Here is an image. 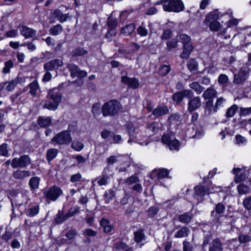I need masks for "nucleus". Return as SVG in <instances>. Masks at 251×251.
<instances>
[{
  "mask_svg": "<svg viewBox=\"0 0 251 251\" xmlns=\"http://www.w3.org/2000/svg\"><path fill=\"white\" fill-rule=\"evenodd\" d=\"M63 89L62 87L54 88L49 91L48 95V100L43 101V107L50 110H55L61 102Z\"/></svg>",
  "mask_w": 251,
  "mask_h": 251,
  "instance_id": "1",
  "label": "nucleus"
},
{
  "mask_svg": "<svg viewBox=\"0 0 251 251\" xmlns=\"http://www.w3.org/2000/svg\"><path fill=\"white\" fill-rule=\"evenodd\" d=\"M122 108V105L117 100H111L105 103L102 106L101 112L103 116H114Z\"/></svg>",
  "mask_w": 251,
  "mask_h": 251,
  "instance_id": "2",
  "label": "nucleus"
},
{
  "mask_svg": "<svg viewBox=\"0 0 251 251\" xmlns=\"http://www.w3.org/2000/svg\"><path fill=\"white\" fill-rule=\"evenodd\" d=\"M179 38L180 42L183 44V50L180 55V57L182 59H187L193 50L191 38L185 34H180Z\"/></svg>",
  "mask_w": 251,
  "mask_h": 251,
  "instance_id": "3",
  "label": "nucleus"
},
{
  "mask_svg": "<svg viewBox=\"0 0 251 251\" xmlns=\"http://www.w3.org/2000/svg\"><path fill=\"white\" fill-rule=\"evenodd\" d=\"M184 5L181 0H167L164 5V10L168 12H179L183 10Z\"/></svg>",
  "mask_w": 251,
  "mask_h": 251,
  "instance_id": "4",
  "label": "nucleus"
},
{
  "mask_svg": "<svg viewBox=\"0 0 251 251\" xmlns=\"http://www.w3.org/2000/svg\"><path fill=\"white\" fill-rule=\"evenodd\" d=\"M31 164V159L27 155H23L20 157L14 158L11 162L13 168H25Z\"/></svg>",
  "mask_w": 251,
  "mask_h": 251,
  "instance_id": "5",
  "label": "nucleus"
},
{
  "mask_svg": "<svg viewBox=\"0 0 251 251\" xmlns=\"http://www.w3.org/2000/svg\"><path fill=\"white\" fill-rule=\"evenodd\" d=\"M162 142L164 144H167L170 150L172 151H178L179 150V142L173 134L164 135L162 137Z\"/></svg>",
  "mask_w": 251,
  "mask_h": 251,
  "instance_id": "6",
  "label": "nucleus"
},
{
  "mask_svg": "<svg viewBox=\"0 0 251 251\" xmlns=\"http://www.w3.org/2000/svg\"><path fill=\"white\" fill-rule=\"evenodd\" d=\"M61 190L56 187L52 186L50 189L44 191V197L48 200L55 201L61 194Z\"/></svg>",
  "mask_w": 251,
  "mask_h": 251,
  "instance_id": "7",
  "label": "nucleus"
},
{
  "mask_svg": "<svg viewBox=\"0 0 251 251\" xmlns=\"http://www.w3.org/2000/svg\"><path fill=\"white\" fill-rule=\"evenodd\" d=\"M193 96V93L192 91L189 90H185L180 92L175 93L173 95V100L176 102V103H180L183 98L186 97L187 99H191Z\"/></svg>",
  "mask_w": 251,
  "mask_h": 251,
  "instance_id": "8",
  "label": "nucleus"
},
{
  "mask_svg": "<svg viewBox=\"0 0 251 251\" xmlns=\"http://www.w3.org/2000/svg\"><path fill=\"white\" fill-rule=\"evenodd\" d=\"M67 68L70 72L71 76L73 77H78L83 78L86 76L87 72L80 69L75 64H70L67 66Z\"/></svg>",
  "mask_w": 251,
  "mask_h": 251,
  "instance_id": "9",
  "label": "nucleus"
},
{
  "mask_svg": "<svg viewBox=\"0 0 251 251\" xmlns=\"http://www.w3.org/2000/svg\"><path fill=\"white\" fill-rule=\"evenodd\" d=\"M63 65V61L60 59H53L46 63L44 65V69L46 71H50L57 69Z\"/></svg>",
  "mask_w": 251,
  "mask_h": 251,
  "instance_id": "10",
  "label": "nucleus"
},
{
  "mask_svg": "<svg viewBox=\"0 0 251 251\" xmlns=\"http://www.w3.org/2000/svg\"><path fill=\"white\" fill-rule=\"evenodd\" d=\"M121 81L128 86L129 87L135 89H137L140 83L138 79L136 78H130L127 76H123L121 77Z\"/></svg>",
  "mask_w": 251,
  "mask_h": 251,
  "instance_id": "11",
  "label": "nucleus"
},
{
  "mask_svg": "<svg viewBox=\"0 0 251 251\" xmlns=\"http://www.w3.org/2000/svg\"><path fill=\"white\" fill-rule=\"evenodd\" d=\"M30 176L31 173L30 171L20 169H18L12 173L13 177L18 181H22Z\"/></svg>",
  "mask_w": 251,
  "mask_h": 251,
  "instance_id": "12",
  "label": "nucleus"
},
{
  "mask_svg": "<svg viewBox=\"0 0 251 251\" xmlns=\"http://www.w3.org/2000/svg\"><path fill=\"white\" fill-rule=\"evenodd\" d=\"M249 69H241L239 72L234 75V82L236 84H240L245 81L249 74Z\"/></svg>",
  "mask_w": 251,
  "mask_h": 251,
  "instance_id": "13",
  "label": "nucleus"
},
{
  "mask_svg": "<svg viewBox=\"0 0 251 251\" xmlns=\"http://www.w3.org/2000/svg\"><path fill=\"white\" fill-rule=\"evenodd\" d=\"M134 239L135 242L140 246H143L146 240V236L143 230L139 229L134 232Z\"/></svg>",
  "mask_w": 251,
  "mask_h": 251,
  "instance_id": "14",
  "label": "nucleus"
},
{
  "mask_svg": "<svg viewBox=\"0 0 251 251\" xmlns=\"http://www.w3.org/2000/svg\"><path fill=\"white\" fill-rule=\"evenodd\" d=\"M201 100L199 97H195L191 99L188 102V110L192 112L201 106Z\"/></svg>",
  "mask_w": 251,
  "mask_h": 251,
  "instance_id": "15",
  "label": "nucleus"
},
{
  "mask_svg": "<svg viewBox=\"0 0 251 251\" xmlns=\"http://www.w3.org/2000/svg\"><path fill=\"white\" fill-rule=\"evenodd\" d=\"M242 169L239 168H235L233 169V173L235 175L234 181L236 183H239L246 179L245 173L241 172Z\"/></svg>",
  "mask_w": 251,
  "mask_h": 251,
  "instance_id": "16",
  "label": "nucleus"
},
{
  "mask_svg": "<svg viewBox=\"0 0 251 251\" xmlns=\"http://www.w3.org/2000/svg\"><path fill=\"white\" fill-rule=\"evenodd\" d=\"M36 32V31L34 29L25 25L22 26L20 30L21 34L25 38L32 37L35 35Z\"/></svg>",
  "mask_w": 251,
  "mask_h": 251,
  "instance_id": "17",
  "label": "nucleus"
},
{
  "mask_svg": "<svg viewBox=\"0 0 251 251\" xmlns=\"http://www.w3.org/2000/svg\"><path fill=\"white\" fill-rule=\"evenodd\" d=\"M169 112V109L166 106H157L152 111V114L155 117L163 116Z\"/></svg>",
  "mask_w": 251,
  "mask_h": 251,
  "instance_id": "18",
  "label": "nucleus"
},
{
  "mask_svg": "<svg viewBox=\"0 0 251 251\" xmlns=\"http://www.w3.org/2000/svg\"><path fill=\"white\" fill-rule=\"evenodd\" d=\"M75 125L76 124H75L74 126H69L68 130L64 131V144H69L72 141V137L70 132H74L75 130Z\"/></svg>",
  "mask_w": 251,
  "mask_h": 251,
  "instance_id": "19",
  "label": "nucleus"
},
{
  "mask_svg": "<svg viewBox=\"0 0 251 251\" xmlns=\"http://www.w3.org/2000/svg\"><path fill=\"white\" fill-rule=\"evenodd\" d=\"M205 191L204 187L197 186L195 187L194 197L198 201H201L202 198L205 195Z\"/></svg>",
  "mask_w": 251,
  "mask_h": 251,
  "instance_id": "20",
  "label": "nucleus"
},
{
  "mask_svg": "<svg viewBox=\"0 0 251 251\" xmlns=\"http://www.w3.org/2000/svg\"><path fill=\"white\" fill-rule=\"evenodd\" d=\"M218 111L217 108L216 107L215 105L213 104L212 100H208L205 104V113L206 114L209 115L211 114L215 113Z\"/></svg>",
  "mask_w": 251,
  "mask_h": 251,
  "instance_id": "21",
  "label": "nucleus"
},
{
  "mask_svg": "<svg viewBox=\"0 0 251 251\" xmlns=\"http://www.w3.org/2000/svg\"><path fill=\"white\" fill-rule=\"evenodd\" d=\"M209 251H223L221 241L218 239L213 240L210 244Z\"/></svg>",
  "mask_w": 251,
  "mask_h": 251,
  "instance_id": "22",
  "label": "nucleus"
},
{
  "mask_svg": "<svg viewBox=\"0 0 251 251\" xmlns=\"http://www.w3.org/2000/svg\"><path fill=\"white\" fill-rule=\"evenodd\" d=\"M193 216L191 212H186L178 216V221L183 224L189 223L192 219Z\"/></svg>",
  "mask_w": 251,
  "mask_h": 251,
  "instance_id": "23",
  "label": "nucleus"
},
{
  "mask_svg": "<svg viewBox=\"0 0 251 251\" xmlns=\"http://www.w3.org/2000/svg\"><path fill=\"white\" fill-rule=\"evenodd\" d=\"M135 29V25L134 24H130L126 25L121 29V33L125 36L130 35Z\"/></svg>",
  "mask_w": 251,
  "mask_h": 251,
  "instance_id": "24",
  "label": "nucleus"
},
{
  "mask_svg": "<svg viewBox=\"0 0 251 251\" xmlns=\"http://www.w3.org/2000/svg\"><path fill=\"white\" fill-rule=\"evenodd\" d=\"M38 124L42 127H46L51 123V119L49 117H39L38 119Z\"/></svg>",
  "mask_w": 251,
  "mask_h": 251,
  "instance_id": "25",
  "label": "nucleus"
},
{
  "mask_svg": "<svg viewBox=\"0 0 251 251\" xmlns=\"http://www.w3.org/2000/svg\"><path fill=\"white\" fill-rule=\"evenodd\" d=\"M30 91L29 93L33 97H35L37 94V92L40 89V86L37 80H34L31 82L28 85Z\"/></svg>",
  "mask_w": 251,
  "mask_h": 251,
  "instance_id": "26",
  "label": "nucleus"
},
{
  "mask_svg": "<svg viewBox=\"0 0 251 251\" xmlns=\"http://www.w3.org/2000/svg\"><path fill=\"white\" fill-rule=\"evenodd\" d=\"M217 92L216 90L212 88H208L203 94V97L204 99L211 100L214 98L217 97Z\"/></svg>",
  "mask_w": 251,
  "mask_h": 251,
  "instance_id": "27",
  "label": "nucleus"
},
{
  "mask_svg": "<svg viewBox=\"0 0 251 251\" xmlns=\"http://www.w3.org/2000/svg\"><path fill=\"white\" fill-rule=\"evenodd\" d=\"M238 109V106L237 105L233 104L231 105L226 109L225 115V117L228 119L233 117L235 115Z\"/></svg>",
  "mask_w": 251,
  "mask_h": 251,
  "instance_id": "28",
  "label": "nucleus"
},
{
  "mask_svg": "<svg viewBox=\"0 0 251 251\" xmlns=\"http://www.w3.org/2000/svg\"><path fill=\"white\" fill-rule=\"evenodd\" d=\"M189 233V228L186 226H183L175 233L174 236L176 238H183L188 236Z\"/></svg>",
  "mask_w": 251,
  "mask_h": 251,
  "instance_id": "29",
  "label": "nucleus"
},
{
  "mask_svg": "<svg viewBox=\"0 0 251 251\" xmlns=\"http://www.w3.org/2000/svg\"><path fill=\"white\" fill-rule=\"evenodd\" d=\"M109 179V176L103 172L102 176L97 178L95 181H97L99 186H102L106 185L108 182Z\"/></svg>",
  "mask_w": 251,
  "mask_h": 251,
  "instance_id": "30",
  "label": "nucleus"
},
{
  "mask_svg": "<svg viewBox=\"0 0 251 251\" xmlns=\"http://www.w3.org/2000/svg\"><path fill=\"white\" fill-rule=\"evenodd\" d=\"M39 211L38 205H32L26 210V215L28 217H33L37 215Z\"/></svg>",
  "mask_w": 251,
  "mask_h": 251,
  "instance_id": "31",
  "label": "nucleus"
},
{
  "mask_svg": "<svg viewBox=\"0 0 251 251\" xmlns=\"http://www.w3.org/2000/svg\"><path fill=\"white\" fill-rule=\"evenodd\" d=\"M187 65L188 68L191 72H195L198 70V63L194 59H190L187 62Z\"/></svg>",
  "mask_w": 251,
  "mask_h": 251,
  "instance_id": "32",
  "label": "nucleus"
},
{
  "mask_svg": "<svg viewBox=\"0 0 251 251\" xmlns=\"http://www.w3.org/2000/svg\"><path fill=\"white\" fill-rule=\"evenodd\" d=\"M84 147V144L78 140L73 141L71 144L72 149L76 151H80L83 149Z\"/></svg>",
  "mask_w": 251,
  "mask_h": 251,
  "instance_id": "33",
  "label": "nucleus"
},
{
  "mask_svg": "<svg viewBox=\"0 0 251 251\" xmlns=\"http://www.w3.org/2000/svg\"><path fill=\"white\" fill-rule=\"evenodd\" d=\"M40 178L38 177H33L30 179L29 185L31 190H34L37 189L39 187Z\"/></svg>",
  "mask_w": 251,
  "mask_h": 251,
  "instance_id": "34",
  "label": "nucleus"
},
{
  "mask_svg": "<svg viewBox=\"0 0 251 251\" xmlns=\"http://www.w3.org/2000/svg\"><path fill=\"white\" fill-rule=\"evenodd\" d=\"M79 210V208L77 206L71 207L69 209L68 212L65 215H64V221L74 216L76 213L78 212Z\"/></svg>",
  "mask_w": 251,
  "mask_h": 251,
  "instance_id": "35",
  "label": "nucleus"
},
{
  "mask_svg": "<svg viewBox=\"0 0 251 251\" xmlns=\"http://www.w3.org/2000/svg\"><path fill=\"white\" fill-rule=\"evenodd\" d=\"M237 190L241 195L247 194L250 191V187L243 183H240L237 186Z\"/></svg>",
  "mask_w": 251,
  "mask_h": 251,
  "instance_id": "36",
  "label": "nucleus"
},
{
  "mask_svg": "<svg viewBox=\"0 0 251 251\" xmlns=\"http://www.w3.org/2000/svg\"><path fill=\"white\" fill-rule=\"evenodd\" d=\"M225 206L222 203H218L215 206L214 210H213L211 212V215H214L215 213L218 214H222L224 213L225 211Z\"/></svg>",
  "mask_w": 251,
  "mask_h": 251,
  "instance_id": "37",
  "label": "nucleus"
},
{
  "mask_svg": "<svg viewBox=\"0 0 251 251\" xmlns=\"http://www.w3.org/2000/svg\"><path fill=\"white\" fill-rule=\"evenodd\" d=\"M58 153L57 150L55 149H50L47 152V159L48 161H50L54 159L57 155Z\"/></svg>",
  "mask_w": 251,
  "mask_h": 251,
  "instance_id": "38",
  "label": "nucleus"
},
{
  "mask_svg": "<svg viewBox=\"0 0 251 251\" xmlns=\"http://www.w3.org/2000/svg\"><path fill=\"white\" fill-rule=\"evenodd\" d=\"M13 235V232L11 230L10 228L7 227L5 232L1 236V238L5 242H8L12 237Z\"/></svg>",
  "mask_w": 251,
  "mask_h": 251,
  "instance_id": "39",
  "label": "nucleus"
},
{
  "mask_svg": "<svg viewBox=\"0 0 251 251\" xmlns=\"http://www.w3.org/2000/svg\"><path fill=\"white\" fill-rule=\"evenodd\" d=\"M115 192L111 189H109L106 191L104 196L106 203H109L115 197Z\"/></svg>",
  "mask_w": 251,
  "mask_h": 251,
  "instance_id": "40",
  "label": "nucleus"
},
{
  "mask_svg": "<svg viewBox=\"0 0 251 251\" xmlns=\"http://www.w3.org/2000/svg\"><path fill=\"white\" fill-rule=\"evenodd\" d=\"M190 87L194 90L197 94H200L203 90V87L197 82H194L190 84Z\"/></svg>",
  "mask_w": 251,
  "mask_h": 251,
  "instance_id": "41",
  "label": "nucleus"
},
{
  "mask_svg": "<svg viewBox=\"0 0 251 251\" xmlns=\"http://www.w3.org/2000/svg\"><path fill=\"white\" fill-rule=\"evenodd\" d=\"M177 40L175 38L168 41L167 42V48L168 50H171L176 48L177 47Z\"/></svg>",
  "mask_w": 251,
  "mask_h": 251,
  "instance_id": "42",
  "label": "nucleus"
},
{
  "mask_svg": "<svg viewBox=\"0 0 251 251\" xmlns=\"http://www.w3.org/2000/svg\"><path fill=\"white\" fill-rule=\"evenodd\" d=\"M87 51L82 48H77L72 51L73 56H82L87 53Z\"/></svg>",
  "mask_w": 251,
  "mask_h": 251,
  "instance_id": "43",
  "label": "nucleus"
},
{
  "mask_svg": "<svg viewBox=\"0 0 251 251\" xmlns=\"http://www.w3.org/2000/svg\"><path fill=\"white\" fill-rule=\"evenodd\" d=\"M221 27V25L219 23V22L214 20L213 21L210 22L209 25L210 29L214 31H218Z\"/></svg>",
  "mask_w": 251,
  "mask_h": 251,
  "instance_id": "44",
  "label": "nucleus"
},
{
  "mask_svg": "<svg viewBox=\"0 0 251 251\" xmlns=\"http://www.w3.org/2000/svg\"><path fill=\"white\" fill-rule=\"evenodd\" d=\"M62 26L60 25H57L50 29V32L53 35H56L62 32Z\"/></svg>",
  "mask_w": 251,
  "mask_h": 251,
  "instance_id": "45",
  "label": "nucleus"
},
{
  "mask_svg": "<svg viewBox=\"0 0 251 251\" xmlns=\"http://www.w3.org/2000/svg\"><path fill=\"white\" fill-rule=\"evenodd\" d=\"M169 170L166 169H159L157 173V178L158 179H162L168 176L169 175Z\"/></svg>",
  "mask_w": 251,
  "mask_h": 251,
  "instance_id": "46",
  "label": "nucleus"
},
{
  "mask_svg": "<svg viewBox=\"0 0 251 251\" xmlns=\"http://www.w3.org/2000/svg\"><path fill=\"white\" fill-rule=\"evenodd\" d=\"M251 114V107H240L239 115L240 116H247Z\"/></svg>",
  "mask_w": 251,
  "mask_h": 251,
  "instance_id": "47",
  "label": "nucleus"
},
{
  "mask_svg": "<svg viewBox=\"0 0 251 251\" xmlns=\"http://www.w3.org/2000/svg\"><path fill=\"white\" fill-rule=\"evenodd\" d=\"M137 32L141 36H146L148 34V29L143 24L137 28Z\"/></svg>",
  "mask_w": 251,
  "mask_h": 251,
  "instance_id": "48",
  "label": "nucleus"
},
{
  "mask_svg": "<svg viewBox=\"0 0 251 251\" xmlns=\"http://www.w3.org/2000/svg\"><path fill=\"white\" fill-rule=\"evenodd\" d=\"M170 67L168 65H163L160 67L158 70V73L162 76H164L170 72Z\"/></svg>",
  "mask_w": 251,
  "mask_h": 251,
  "instance_id": "49",
  "label": "nucleus"
},
{
  "mask_svg": "<svg viewBox=\"0 0 251 251\" xmlns=\"http://www.w3.org/2000/svg\"><path fill=\"white\" fill-rule=\"evenodd\" d=\"M7 147L8 145L6 143H3L0 146V155L3 156H7L8 155Z\"/></svg>",
  "mask_w": 251,
  "mask_h": 251,
  "instance_id": "50",
  "label": "nucleus"
},
{
  "mask_svg": "<svg viewBox=\"0 0 251 251\" xmlns=\"http://www.w3.org/2000/svg\"><path fill=\"white\" fill-rule=\"evenodd\" d=\"M51 142H55L59 145L63 144V132H59L51 140Z\"/></svg>",
  "mask_w": 251,
  "mask_h": 251,
  "instance_id": "51",
  "label": "nucleus"
},
{
  "mask_svg": "<svg viewBox=\"0 0 251 251\" xmlns=\"http://www.w3.org/2000/svg\"><path fill=\"white\" fill-rule=\"evenodd\" d=\"M7 84V82H6ZM18 83V80L14 79L8 83V85L6 87V90L7 91H11L14 90L16 86Z\"/></svg>",
  "mask_w": 251,
  "mask_h": 251,
  "instance_id": "52",
  "label": "nucleus"
},
{
  "mask_svg": "<svg viewBox=\"0 0 251 251\" xmlns=\"http://www.w3.org/2000/svg\"><path fill=\"white\" fill-rule=\"evenodd\" d=\"M127 247V246L125 243L119 241L115 244L114 247V249L116 250L120 251L121 250H124L125 249H126Z\"/></svg>",
  "mask_w": 251,
  "mask_h": 251,
  "instance_id": "53",
  "label": "nucleus"
},
{
  "mask_svg": "<svg viewBox=\"0 0 251 251\" xmlns=\"http://www.w3.org/2000/svg\"><path fill=\"white\" fill-rule=\"evenodd\" d=\"M84 235L87 237H95L97 234V232L90 228L86 229L83 231Z\"/></svg>",
  "mask_w": 251,
  "mask_h": 251,
  "instance_id": "54",
  "label": "nucleus"
},
{
  "mask_svg": "<svg viewBox=\"0 0 251 251\" xmlns=\"http://www.w3.org/2000/svg\"><path fill=\"white\" fill-rule=\"evenodd\" d=\"M13 66V62L12 60H9L5 62V67L3 69L4 73H8L10 71V69Z\"/></svg>",
  "mask_w": 251,
  "mask_h": 251,
  "instance_id": "55",
  "label": "nucleus"
},
{
  "mask_svg": "<svg viewBox=\"0 0 251 251\" xmlns=\"http://www.w3.org/2000/svg\"><path fill=\"white\" fill-rule=\"evenodd\" d=\"M243 204L246 209L251 210V195L244 199Z\"/></svg>",
  "mask_w": 251,
  "mask_h": 251,
  "instance_id": "56",
  "label": "nucleus"
},
{
  "mask_svg": "<svg viewBox=\"0 0 251 251\" xmlns=\"http://www.w3.org/2000/svg\"><path fill=\"white\" fill-rule=\"evenodd\" d=\"M159 209L155 206L150 207L147 211L148 215L150 217L154 216L158 212Z\"/></svg>",
  "mask_w": 251,
  "mask_h": 251,
  "instance_id": "57",
  "label": "nucleus"
},
{
  "mask_svg": "<svg viewBox=\"0 0 251 251\" xmlns=\"http://www.w3.org/2000/svg\"><path fill=\"white\" fill-rule=\"evenodd\" d=\"M100 104L98 103L93 105L92 111L95 116L100 114Z\"/></svg>",
  "mask_w": 251,
  "mask_h": 251,
  "instance_id": "58",
  "label": "nucleus"
},
{
  "mask_svg": "<svg viewBox=\"0 0 251 251\" xmlns=\"http://www.w3.org/2000/svg\"><path fill=\"white\" fill-rule=\"evenodd\" d=\"M239 241L241 243H245L249 242L251 240V237L248 235H241L238 237Z\"/></svg>",
  "mask_w": 251,
  "mask_h": 251,
  "instance_id": "59",
  "label": "nucleus"
},
{
  "mask_svg": "<svg viewBox=\"0 0 251 251\" xmlns=\"http://www.w3.org/2000/svg\"><path fill=\"white\" fill-rule=\"evenodd\" d=\"M139 181V178L135 176H131L126 179L125 182L128 184H131L134 183H136Z\"/></svg>",
  "mask_w": 251,
  "mask_h": 251,
  "instance_id": "60",
  "label": "nucleus"
},
{
  "mask_svg": "<svg viewBox=\"0 0 251 251\" xmlns=\"http://www.w3.org/2000/svg\"><path fill=\"white\" fill-rule=\"evenodd\" d=\"M226 101V100L223 97H220L216 100L215 103L216 107L218 110L221 107L223 106L224 103Z\"/></svg>",
  "mask_w": 251,
  "mask_h": 251,
  "instance_id": "61",
  "label": "nucleus"
},
{
  "mask_svg": "<svg viewBox=\"0 0 251 251\" xmlns=\"http://www.w3.org/2000/svg\"><path fill=\"white\" fill-rule=\"evenodd\" d=\"M101 136L104 139H108L112 136V133L110 131L105 129L101 132Z\"/></svg>",
  "mask_w": 251,
  "mask_h": 251,
  "instance_id": "62",
  "label": "nucleus"
},
{
  "mask_svg": "<svg viewBox=\"0 0 251 251\" xmlns=\"http://www.w3.org/2000/svg\"><path fill=\"white\" fill-rule=\"evenodd\" d=\"M228 80V77L226 75L221 74L218 78V81L221 84H225L227 82Z\"/></svg>",
  "mask_w": 251,
  "mask_h": 251,
  "instance_id": "63",
  "label": "nucleus"
},
{
  "mask_svg": "<svg viewBox=\"0 0 251 251\" xmlns=\"http://www.w3.org/2000/svg\"><path fill=\"white\" fill-rule=\"evenodd\" d=\"M76 233L77 232L75 229H71L66 234V236L69 239H72L75 236Z\"/></svg>",
  "mask_w": 251,
  "mask_h": 251,
  "instance_id": "64",
  "label": "nucleus"
}]
</instances>
